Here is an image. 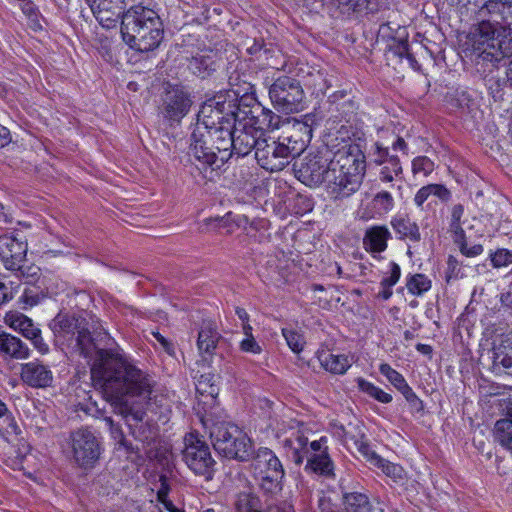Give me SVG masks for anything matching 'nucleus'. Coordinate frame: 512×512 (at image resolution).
Returning a JSON list of instances; mask_svg holds the SVG:
<instances>
[{
	"instance_id": "obj_1",
	"label": "nucleus",
	"mask_w": 512,
	"mask_h": 512,
	"mask_svg": "<svg viewBox=\"0 0 512 512\" xmlns=\"http://www.w3.org/2000/svg\"><path fill=\"white\" fill-rule=\"evenodd\" d=\"M91 378L105 398L113 402H121L126 396L149 397L154 385L147 373L112 350L97 351Z\"/></svg>"
},
{
	"instance_id": "obj_2",
	"label": "nucleus",
	"mask_w": 512,
	"mask_h": 512,
	"mask_svg": "<svg viewBox=\"0 0 512 512\" xmlns=\"http://www.w3.org/2000/svg\"><path fill=\"white\" fill-rule=\"evenodd\" d=\"M366 171L365 155L357 144L344 146L334 153L326 175L328 194L335 200L359 190Z\"/></svg>"
},
{
	"instance_id": "obj_3",
	"label": "nucleus",
	"mask_w": 512,
	"mask_h": 512,
	"mask_svg": "<svg viewBox=\"0 0 512 512\" xmlns=\"http://www.w3.org/2000/svg\"><path fill=\"white\" fill-rule=\"evenodd\" d=\"M215 99L210 98L198 113L197 122L190 135L189 155L193 158H199V153L203 154L205 146L220 142L225 130L233 134L237 125L239 114L233 111L224 114V103Z\"/></svg>"
},
{
	"instance_id": "obj_4",
	"label": "nucleus",
	"mask_w": 512,
	"mask_h": 512,
	"mask_svg": "<svg viewBox=\"0 0 512 512\" xmlns=\"http://www.w3.org/2000/svg\"><path fill=\"white\" fill-rule=\"evenodd\" d=\"M238 100L237 125L234 127V153L238 156L248 155L256 147V117L252 107L256 102V90L251 82L243 80L233 91Z\"/></svg>"
},
{
	"instance_id": "obj_5",
	"label": "nucleus",
	"mask_w": 512,
	"mask_h": 512,
	"mask_svg": "<svg viewBox=\"0 0 512 512\" xmlns=\"http://www.w3.org/2000/svg\"><path fill=\"white\" fill-rule=\"evenodd\" d=\"M262 119L258 118V165L266 171L275 172L282 170L289 158L284 149V142H279L280 137L272 136L278 128L280 117L272 111L263 108Z\"/></svg>"
},
{
	"instance_id": "obj_6",
	"label": "nucleus",
	"mask_w": 512,
	"mask_h": 512,
	"mask_svg": "<svg viewBox=\"0 0 512 512\" xmlns=\"http://www.w3.org/2000/svg\"><path fill=\"white\" fill-rule=\"evenodd\" d=\"M209 433L215 451L226 458L246 461L253 454L251 439L235 424L213 423Z\"/></svg>"
},
{
	"instance_id": "obj_7",
	"label": "nucleus",
	"mask_w": 512,
	"mask_h": 512,
	"mask_svg": "<svg viewBox=\"0 0 512 512\" xmlns=\"http://www.w3.org/2000/svg\"><path fill=\"white\" fill-rule=\"evenodd\" d=\"M182 460L196 476L205 481L213 479L216 471V461L212 457L209 445L196 432H190L184 437Z\"/></svg>"
},
{
	"instance_id": "obj_8",
	"label": "nucleus",
	"mask_w": 512,
	"mask_h": 512,
	"mask_svg": "<svg viewBox=\"0 0 512 512\" xmlns=\"http://www.w3.org/2000/svg\"><path fill=\"white\" fill-rule=\"evenodd\" d=\"M471 56L476 73L486 81L489 89L493 83L501 86V77L498 75L500 66L506 65V59L512 57V38L504 40L496 50L472 52Z\"/></svg>"
},
{
	"instance_id": "obj_9",
	"label": "nucleus",
	"mask_w": 512,
	"mask_h": 512,
	"mask_svg": "<svg viewBox=\"0 0 512 512\" xmlns=\"http://www.w3.org/2000/svg\"><path fill=\"white\" fill-rule=\"evenodd\" d=\"M69 443L72 459L82 470H92L98 463L103 448L99 438L88 428H79L71 432Z\"/></svg>"
},
{
	"instance_id": "obj_10",
	"label": "nucleus",
	"mask_w": 512,
	"mask_h": 512,
	"mask_svg": "<svg viewBox=\"0 0 512 512\" xmlns=\"http://www.w3.org/2000/svg\"><path fill=\"white\" fill-rule=\"evenodd\" d=\"M331 159L328 151L309 154L299 163H294L295 175L303 184L309 187L318 186L326 180Z\"/></svg>"
},
{
	"instance_id": "obj_11",
	"label": "nucleus",
	"mask_w": 512,
	"mask_h": 512,
	"mask_svg": "<svg viewBox=\"0 0 512 512\" xmlns=\"http://www.w3.org/2000/svg\"><path fill=\"white\" fill-rule=\"evenodd\" d=\"M304 95L300 82L288 76L279 77L269 86L270 99L284 111L293 112L301 108Z\"/></svg>"
},
{
	"instance_id": "obj_12",
	"label": "nucleus",
	"mask_w": 512,
	"mask_h": 512,
	"mask_svg": "<svg viewBox=\"0 0 512 512\" xmlns=\"http://www.w3.org/2000/svg\"><path fill=\"white\" fill-rule=\"evenodd\" d=\"M467 39L472 52L484 51L486 48L493 51L502 45L504 40L512 39V31L503 32L495 23L482 18L470 31Z\"/></svg>"
},
{
	"instance_id": "obj_13",
	"label": "nucleus",
	"mask_w": 512,
	"mask_h": 512,
	"mask_svg": "<svg viewBox=\"0 0 512 512\" xmlns=\"http://www.w3.org/2000/svg\"><path fill=\"white\" fill-rule=\"evenodd\" d=\"M164 37V25L160 16L150 21L143 28H137L134 33L122 36L123 41L139 52H149L156 49Z\"/></svg>"
},
{
	"instance_id": "obj_14",
	"label": "nucleus",
	"mask_w": 512,
	"mask_h": 512,
	"mask_svg": "<svg viewBox=\"0 0 512 512\" xmlns=\"http://www.w3.org/2000/svg\"><path fill=\"white\" fill-rule=\"evenodd\" d=\"M192 100L187 92L178 87L166 89L158 108L159 114L170 126L180 123L188 114Z\"/></svg>"
},
{
	"instance_id": "obj_15",
	"label": "nucleus",
	"mask_w": 512,
	"mask_h": 512,
	"mask_svg": "<svg viewBox=\"0 0 512 512\" xmlns=\"http://www.w3.org/2000/svg\"><path fill=\"white\" fill-rule=\"evenodd\" d=\"M258 470L261 475L260 487L267 493L280 490L284 470L280 460L268 448H258Z\"/></svg>"
},
{
	"instance_id": "obj_16",
	"label": "nucleus",
	"mask_w": 512,
	"mask_h": 512,
	"mask_svg": "<svg viewBox=\"0 0 512 512\" xmlns=\"http://www.w3.org/2000/svg\"><path fill=\"white\" fill-rule=\"evenodd\" d=\"M224 137L220 142L209 144L203 148V154L199 153V158H194L203 168L210 167L212 170L221 168L234 153V136L230 132L224 131Z\"/></svg>"
},
{
	"instance_id": "obj_17",
	"label": "nucleus",
	"mask_w": 512,
	"mask_h": 512,
	"mask_svg": "<svg viewBox=\"0 0 512 512\" xmlns=\"http://www.w3.org/2000/svg\"><path fill=\"white\" fill-rule=\"evenodd\" d=\"M20 234H4L0 236V258L7 270L20 269L26 259L27 243Z\"/></svg>"
},
{
	"instance_id": "obj_18",
	"label": "nucleus",
	"mask_w": 512,
	"mask_h": 512,
	"mask_svg": "<svg viewBox=\"0 0 512 512\" xmlns=\"http://www.w3.org/2000/svg\"><path fill=\"white\" fill-rule=\"evenodd\" d=\"M5 322L10 328L31 340L35 349L41 354H46L49 351L48 344L44 342L41 336V330L26 315L18 312H10L6 315Z\"/></svg>"
},
{
	"instance_id": "obj_19",
	"label": "nucleus",
	"mask_w": 512,
	"mask_h": 512,
	"mask_svg": "<svg viewBox=\"0 0 512 512\" xmlns=\"http://www.w3.org/2000/svg\"><path fill=\"white\" fill-rule=\"evenodd\" d=\"M481 18L495 23L503 32L512 31V0H486L478 10Z\"/></svg>"
},
{
	"instance_id": "obj_20",
	"label": "nucleus",
	"mask_w": 512,
	"mask_h": 512,
	"mask_svg": "<svg viewBox=\"0 0 512 512\" xmlns=\"http://www.w3.org/2000/svg\"><path fill=\"white\" fill-rule=\"evenodd\" d=\"M94 17L104 28L116 26L125 10V0H85Z\"/></svg>"
},
{
	"instance_id": "obj_21",
	"label": "nucleus",
	"mask_w": 512,
	"mask_h": 512,
	"mask_svg": "<svg viewBox=\"0 0 512 512\" xmlns=\"http://www.w3.org/2000/svg\"><path fill=\"white\" fill-rule=\"evenodd\" d=\"M159 13L149 5L138 3L124 10L121 18V35L134 33L137 28H143L153 19L157 18Z\"/></svg>"
},
{
	"instance_id": "obj_22",
	"label": "nucleus",
	"mask_w": 512,
	"mask_h": 512,
	"mask_svg": "<svg viewBox=\"0 0 512 512\" xmlns=\"http://www.w3.org/2000/svg\"><path fill=\"white\" fill-rule=\"evenodd\" d=\"M288 158L299 156L312 138V128L304 122L296 121L287 128L285 136L281 137Z\"/></svg>"
},
{
	"instance_id": "obj_23",
	"label": "nucleus",
	"mask_w": 512,
	"mask_h": 512,
	"mask_svg": "<svg viewBox=\"0 0 512 512\" xmlns=\"http://www.w3.org/2000/svg\"><path fill=\"white\" fill-rule=\"evenodd\" d=\"M377 0H328L326 9L333 18H349L354 14L374 13Z\"/></svg>"
},
{
	"instance_id": "obj_24",
	"label": "nucleus",
	"mask_w": 512,
	"mask_h": 512,
	"mask_svg": "<svg viewBox=\"0 0 512 512\" xmlns=\"http://www.w3.org/2000/svg\"><path fill=\"white\" fill-rule=\"evenodd\" d=\"M20 377L25 384L33 388H46L53 382L52 371L39 361L22 364Z\"/></svg>"
},
{
	"instance_id": "obj_25",
	"label": "nucleus",
	"mask_w": 512,
	"mask_h": 512,
	"mask_svg": "<svg viewBox=\"0 0 512 512\" xmlns=\"http://www.w3.org/2000/svg\"><path fill=\"white\" fill-rule=\"evenodd\" d=\"M342 505L345 512H384L364 491L341 487Z\"/></svg>"
},
{
	"instance_id": "obj_26",
	"label": "nucleus",
	"mask_w": 512,
	"mask_h": 512,
	"mask_svg": "<svg viewBox=\"0 0 512 512\" xmlns=\"http://www.w3.org/2000/svg\"><path fill=\"white\" fill-rule=\"evenodd\" d=\"M221 58L217 51L206 49L194 55L188 64L189 70L201 79L211 76L220 66Z\"/></svg>"
},
{
	"instance_id": "obj_27",
	"label": "nucleus",
	"mask_w": 512,
	"mask_h": 512,
	"mask_svg": "<svg viewBox=\"0 0 512 512\" xmlns=\"http://www.w3.org/2000/svg\"><path fill=\"white\" fill-rule=\"evenodd\" d=\"M493 364L512 375V330L499 336L493 347Z\"/></svg>"
},
{
	"instance_id": "obj_28",
	"label": "nucleus",
	"mask_w": 512,
	"mask_h": 512,
	"mask_svg": "<svg viewBox=\"0 0 512 512\" xmlns=\"http://www.w3.org/2000/svg\"><path fill=\"white\" fill-rule=\"evenodd\" d=\"M505 417L496 421L494 438L504 449L512 453V399L505 407Z\"/></svg>"
},
{
	"instance_id": "obj_29",
	"label": "nucleus",
	"mask_w": 512,
	"mask_h": 512,
	"mask_svg": "<svg viewBox=\"0 0 512 512\" xmlns=\"http://www.w3.org/2000/svg\"><path fill=\"white\" fill-rule=\"evenodd\" d=\"M28 346L18 337L0 332V355L21 360L29 357Z\"/></svg>"
},
{
	"instance_id": "obj_30",
	"label": "nucleus",
	"mask_w": 512,
	"mask_h": 512,
	"mask_svg": "<svg viewBox=\"0 0 512 512\" xmlns=\"http://www.w3.org/2000/svg\"><path fill=\"white\" fill-rule=\"evenodd\" d=\"M391 233L386 226H372L366 230L363 244L365 248L373 253H381L387 248V241Z\"/></svg>"
},
{
	"instance_id": "obj_31",
	"label": "nucleus",
	"mask_w": 512,
	"mask_h": 512,
	"mask_svg": "<svg viewBox=\"0 0 512 512\" xmlns=\"http://www.w3.org/2000/svg\"><path fill=\"white\" fill-rule=\"evenodd\" d=\"M86 319L80 315L59 313L52 320L51 327L55 334L58 335H75L78 329H83Z\"/></svg>"
},
{
	"instance_id": "obj_32",
	"label": "nucleus",
	"mask_w": 512,
	"mask_h": 512,
	"mask_svg": "<svg viewBox=\"0 0 512 512\" xmlns=\"http://www.w3.org/2000/svg\"><path fill=\"white\" fill-rule=\"evenodd\" d=\"M222 340L218 331L210 324L203 325L198 333L197 346L201 355L212 356ZM206 360L207 357L203 356Z\"/></svg>"
},
{
	"instance_id": "obj_33",
	"label": "nucleus",
	"mask_w": 512,
	"mask_h": 512,
	"mask_svg": "<svg viewBox=\"0 0 512 512\" xmlns=\"http://www.w3.org/2000/svg\"><path fill=\"white\" fill-rule=\"evenodd\" d=\"M305 470L325 478H332L335 476L334 463L330 458L328 451L311 454L306 463Z\"/></svg>"
},
{
	"instance_id": "obj_34",
	"label": "nucleus",
	"mask_w": 512,
	"mask_h": 512,
	"mask_svg": "<svg viewBox=\"0 0 512 512\" xmlns=\"http://www.w3.org/2000/svg\"><path fill=\"white\" fill-rule=\"evenodd\" d=\"M242 485L234 503L235 512H256V493L252 482L246 478L240 480Z\"/></svg>"
},
{
	"instance_id": "obj_35",
	"label": "nucleus",
	"mask_w": 512,
	"mask_h": 512,
	"mask_svg": "<svg viewBox=\"0 0 512 512\" xmlns=\"http://www.w3.org/2000/svg\"><path fill=\"white\" fill-rule=\"evenodd\" d=\"M318 360L321 366L332 374L342 375L351 367L348 356L334 355L329 351L318 352Z\"/></svg>"
},
{
	"instance_id": "obj_36",
	"label": "nucleus",
	"mask_w": 512,
	"mask_h": 512,
	"mask_svg": "<svg viewBox=\"0 0 512 512\" xmlns=\"http://www.w3.org/2000/svg\"><path fill=\"white\" fill-rule=\"evenodd\" d=\"M391 226L398 238L401 240L408 239L411 242L418 243L421 241V233L416 222L408 217H394L391 220Z\"/></svg>"
},
{
	"instance_id": "obj_37",
	"label": "nucleus",
	"mask_w": 512,
	"mask_h": 512,
	"mask_svg": "<svg viewBox=\"0 0 512 512\" xmlns=\"http://www.w3.org/2000/svg\"><path fill=\"white\" fill-rule=\"evenodd\" d=\"M87 326L88 322L86 320L85 324H83V329H78L76 331V347L79 349L81 355L85 358H90L94 362L97 351L102 349L98 348L94 343Z\"/></svg>"
},
{
	"instance_id": "obj_38",
	"label": "nucleus",
	"mask_w": 512,
	"mask_h": 512,
	"mask_svg": "<svg viewBox=\"0 0 512 512\" xmlns=\"http://www.w3.org/2000/svg\"><path fill=\"white\" fill-rule=\"evenodd\" d=\"M47 287L45 281L24 284V289L20 301L26 306L33 307L40 303L47 296Z\"/></svg>"
},
{
	"instance_id": "obj_39",
	"label": "nucleus",
	"mask_w": 512,
	"mask_h": 512,
	"mask_svg": "<svg viewBox=\"0 0 512 512\" xmlns=\"http://www.w3.org/2000/svg\"><path fill=\"white\" fill-rule=\"evenodd\" d=\"M306 444H308V437L301 429L292 432L291 435L284 440V447L287 449L288 457L296 465H301V456L298 452L299 449H302Z\"/></svg>"
},
{
	"instance_id": "obj_40",
	"label": "nucleus",
	"mask_w": 512,
	"mask_h": 512,
	"mask_svg": "<svg viewBox=\"0 0 512 512\" xmlns=\"http://www.w3.org/2000/svg\"><path fill=\"white\" fill-rule=\"evenodd\" d=\"M355 444L358 446L359 451L369 457L371 455L370 460L379 468L382 469V471L388 475L397 477L400 475L401 468L383 458L376 455L374 452H370L369 445L364 443L363 441H355Z\"/></svg>"
},
{
	"instance_id": "obj_41",
	"label": "nucleus",
	"mask_w": 512,
	"mask_h": 512,
	"mask_svg": "<svg viewBox=\"0 0 512 512\" xmlns=\"http://www.w3.org/2000/svg\"><path fill=\"white\" fill-rule=\"evenodd\" d=\"M219 379L220 377L213 373L200 375L196 383L197 393L215 399L219 394Z\"/></svg>"
},
{
	"instance_id": "obj_42",
	"label": "nucleus",
	"mask_w": 512,
	"mask_h": 512,
	"mask_svg": "<svg viewBox=\"0 0 512 512\" xmlns=\"http://www.w3.org/2000/svg\"><path fill=\"white\" fill-rule=\"evenodd\" d=\"M379 180L383 183H390L397 178H401L403 169L398 156H391L386 163L380 165Z\"/></svg>"
},
{
	"instance_id": "obj_43",
	"label": "nucleus",
	"mask_w": 512,
	"mask_h": 512,
	"mask_svg": "<svg viewBox=\"0 0 512 512\" xmlns=\"http://www.w3.org/2000/svg\"><path fill=\"white\" fill-rule=\"evenodd\" d=\"M238 318L242 321V329L243 333L246 336L242 341H240V349L244 352L254 351V336H253V327L249 324V314L244 308L236 307L235 310Z\"/></svg>"
},
{
	"instance_id": "obj_44",
	"label": "nucleus",
	"mask_w": 512,
	"mask_h": 512,
	"mask_svg": "<svg viewBox=\"0 0 512 512\" xmlns=\"http://www.w3.org/2000/svg\"><path fill=\"white\" fill-rule=\"evenodd\" d=\"M359 389L381 403H390L392 396L363 378L357 379Z\"/></svg>"
},
{
	"instance_id": "obj_45",
	"label": "nucleus",
	"mask_w": 512,
	"mask_h": 512,
	"mask_svg": "<svg viewBox=\"0 0 512 512\" xmlns=\"http://www.w3.org/2000/svg\"><path fill=\"white\" fill-rule=\"evenodd\" d=\"M280 51L272 44L258 45V61H263L262 65L269 68L278 69V58Z\"/></svg>"
},
{
	"instance_id": "obj_46",
	"label": "nucleus",
	"mask_w": 512,
	"mask_h": 512,
	"mask_svg": "<svg viewBox=\"0 0 512 512\" xmlns=\"http://www.w3.org/2000/svg\"><path fill=\"white\" fill-rule=\"evenodd\" d=\"M406 287L411 294L420 296L431 288V281L426 275L418 273L407 280Z\"/></svg>"
},
{
	"instance_id": "obj_47",
	"label": "nucleus",
	"mask_w": 512,
	"mask_h": 512,
	"mask_svg": "<svg viewBox=\"0 0 512 512\" xmlns=\"http://www.w3.org/2000/svg\"><path fill=\"white\" fill-rule=\"evenodd\" d=\"M372 204L379 213H388L394 207V199L388 191H381L373 197Z\"/></svg>"
},
{
	"instance_id": "obj_48",
	"label": "nucleus",
	"mask_w": 512,
	"mask_h": 512,
	"mask_svg": "<svg viewBox=\"0 0 512 512\" xmlns=\"http://www.w3.org/2000/svg\"><path fill=\"white\" fill-rule=\"evenodd\" d=\"M379 371L399 391L402 389V387L407 385V382L404 379V377L399 372H397L395 369H393L389 364H386V363L381 364L379 367Z\"/></svg>"
},
{
	"instance_id": "obj_49",
	"label": "nucleus",
	"mask_w": 512,
	"mask_h": 512,
	"mask_svg": "<svg viewBox=\"0 0 512 512\" xmlns=\"http://www.w3.org/2000/svg\"><path fill=\"white\" fill-rule=\"evenodd\" d=\"M0 419L6 424V433L18 435L21 433L12 413L8 410L7 405L0 400Z\"/></svg>"
},
{
	"instance_id": "obj_50",
	"label": "nucleus",
	"mask_w": 512,
	"mask_h": 512,
	"mask_svg": "<svg viewBox=\"0 0 512 512\" xmlns=\"http://www.w3.org/2000/svg\"><path fill=\"white\" fill-rule=\"evenodd\" d=\"M282 334L293 352L299 353L303 350L304 340L300 333L292 329L283 328Z\"/></svg>"
},
{
	"instance_id": "obj_51",
	"label": "nucleus",
	"mask_w": 512,
	"mask_h": 512,
	"mask_svg": "<svg viewBox=\"0 0 512 512\" xmlns=\"http://www.w3.org/2000/svg\"><path fill=\"white\" fill-rule=\"evenodd\" d=\"M14 271H17L19 276L25 280L23 284L35 283L36 280L45 281L41 278L40 268L34 265L24 267L23 263H21L20 269H15Z\"/></svg>"
},
{
	"instance_id": "obj_52",
	"label": "nucleus",
	"mask_w": 512,
	"mask_h": 512,
	"mask_svg": "<svg viewBox=\"0 0 512 512\" xmlns=\"http://www.w3.org/2000/svg\"><path fill=\"white\" fill-rule=\"evenodd\" d=\"M434 170V162L427 156H418L412 161V172L414 174L422 173L429 175Z\"/></svg>"
},
{
	"instance_id": "obj_53",
	"label": "nucleus",
	"mask_w": 512,
	"mask_h": 512,
	"mask_svg": "<svg viewBox=\"0 0 512 512\" xmlns=\"http://www.w3.org/2000/svg\"><path fill=\"white\" fill-rule=\"evenodd\" d=\"M493 267L500 268L512 264V250L498 249L490 255Z\"/></svg>"
},
{
	"instance_id": "obj_54",
	"label": "nucleus",
	"mask_w": 512,
	"mask_h": 512,
	"mask_svg": "<svg viewBox=\"0 0 512 512\" xmlns=\"http://www.w3.org/2000/svg\"><path fill=\"white\" fill-rule=\"evenodd\" d=\"M411 408L416 412H422L424 409L423 401L414 393L412 388L407 384L400 390Z\"/></svg>"
},
{
	"instance_id": "obj_55",
	"label": "nucleus",
	"mask_w": 512,
	"mask_h": 512,
	"mask_svg": "<svg viewBox=\"0 0 512 512\" xmlns=\"http://www.w3.org/2000/svg\"><path fill=\"white\" fill-rule=\"evenodd\" d=\"M455 100L457 106L466 111H471L476 105L472 94L466 90L457 91Z\"/></svg>"
},
{
	"instance_id": "obj_56",
	"label": "nucleus",
	"mask_w": 512,
	"mask_h": 512,
	"mask_svg": "<svg viewBox=\"0 0 512 512\" xmlns=\"http://www.w3.org/2000/svg\"><path fill=\"white\" fill-rule=\"evenodd\" d=\"M400 276H401L400 266L395 262H391L390 263V275L384 277L381 280V282H380L381 287H391L392 288L399 281Z\"/></svg>"
},
{
	"instance_id": "obj_57",
	"label": "nucleus",
	"mask_w": 512,
	"mask_h": 512,
	"mask_svg": "<svg viewBox=\"0 0 512 512\" xmlns=\"http://www.w3.org/2000/svg\"><path fill=\"white\" fill-rule=\"evenodd\" d=\"M374 147L376 148L374 152V163L377 165L386 163L387 159L392 156L389 154L388 148L384 147L381 143L376 142Z\"/></svg>"
},
{
	"instance_id": "obj_58",
	"label": "nucleus",
	"mask_w": 512,
	"mask_h": 512,
	"mask_svg": "<svg viewBox=\"0 0 512 512\" xmlns=\"http://www.w3.org/2000/svg\"><path fill=\"white\" fill-rule=\"evenodd\" d=\"M461 253L467 257H475L483 252V246L481 244H475L468 247L466 240L458 244Z\"/></svg>"
},
{
	"instance_id": "obj_59",
	"label": "nucleus",
	"mask_w": 512,
	"mask_h": 512,
	"mask_svg": "<svg viewBox=\"0 0 512 512\" xmlns=\"http://www.w3.org/2000/svg\"><path fill=\"white\" fill-rule=\"evenodd\" d=\"M105 421L110 427V434L115 441V444H119L121 441H124L125 435L121 427L118 424H115L110 417L106 418Z\"/></svg>"
},
{
	"instance_id": "obj_60",
	"label": "nucleus",
	"mask_w": 512,
	"mask_h": 512,
	"mask_svg": "<svg viewBox=\"0 0 512 512\" xmlns=\"http://www.w3.org/2000/svg\"><path fill=\"white\" fill-rule=\"evenodd\" d=\"M431 196H436L442 201H448L451 197L450 191L441 184H429Z\"/></svg>"
},
{
	"instance_id": "obj_61",
	"label": "nucleus",
	"mask_w": 512,
	"mask_h": 512,
	"mask_svg": "<svg viewBox=\"0 0 512 512\" xmlns=\"http://www.w3.org/2000/svg\"><path fill=\"white\" fill-rule=\"evenodd\" d=\"M152 335L157 340V342L161 345V347L164 349V351L167 354H169V355H174L175 354L174 345L168 339H166L159 332H152Z\"/></svg>"
},
{
	"instance_id": "obj_62",
	"label": "nucleus",
	"mask_w": 512,
	"mask_h": 512,
	"mask_svg": "<svg viewBox=\"0 0 512 512\" xmlns=\"http://www.w3.org/2000/svg\"><path fill=\"white\" fill-rule=\"evenodd\" d=\"M450 231L454 234V242L457 245L466 240L465 231L461 226V222H451Z\"/></svg>"
},
{
	"instance_id": "obj_63",
	"label": "nucleus",
	"mask_w": 512,
	"mask_h": 512,
	"mask_svg": "<svg viewBox=\"0 0 512 512\" xmlns=\"http://www.w3.org/2000/svg\"><path fill=\"white\" fill-rule=\"evenodd\" d=\"M430 196V185L423 186L417 191L414 197V202L418 207H422L424 202L427 201Z\"/></svg>"
},
{
	"instance_id": "obj_64",
	"label": "nucleus",
	"mask_w": 512,
	"mask_h": 512,
	"mask_svg": "<svg viewBox=\"0 0 512 512\" xmlns=\"http://www.w3.org/2000/svg\"><path fill=\"white\" fill-rule=\"evenodd\" d=\"M326 442V437H321L319 440H315L310 443L308 442L310 454L323 453V451H328V446L326 445Z\"/></svg>"
}]
</instances>
